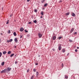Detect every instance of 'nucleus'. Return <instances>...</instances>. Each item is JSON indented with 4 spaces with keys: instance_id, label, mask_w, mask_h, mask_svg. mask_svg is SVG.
Returning <instances> with one entry per match:
<instances>
[{
    "instance_id": "f257e3e1",
    "label": "nucleus",
    "mask_w": 79,
    "mask_h": 79,
    "mask_svg": "<svg viewBox=\"0 0 79 79\" xmlns=\"http://www.w3.org/2000/svg\"><path fill=\"white\" fill-rule=\"evenodd\" d=\"M11 68L10 67H8L6 69V72L7 71L8 72H10L11 71Z\"/></svg>"
},
{
    "instance_id": "f03ea898",
    "label": "nucleus",
    "mask_w": 79,
    "mask_h": 79,
    "mask_svg": "<svg viewBox=\"0 0 79 79\" xmlns=\"http://www.w3.org/2000/svg\"><path fill=\"white\" fill-rule=\"evenodd\" d=\"M58 45H59L58 50H61L62 44H58Z\"/></svg>"
},
{
    "instance_id": "7ed1b4c3",
    "label": "nucleus",
    "mask_w": 79,
    "mask_h": 79,
    "mask_svg": "<svg viewBox=\"0 0 79 79\" xmlns=\"http://www.w3.org/2000/svg\"><path fill=\"white\" fill-rule=\"evenodd\" d=\"M6 72V69H4V70H2L1 72V73H5Z\"/></svg>"
},
{
    "instance_id": "20e7f679",
    "label": "nucleus",
    "mask_w": 79,
    "mask_h": 79,
    "mask_svg": "<svg viewBox=\"0 0 79 79\" xmlns=\"http://www.w3.org/2000/svg\"><path fill=\"white\" fill-rule=\"evenodd\" d=\"M14 40L15 41V42H16V43H17V42H18V40L17 38H15L14 39Z\"/></svg>"
},
{
    "instance_id": "39448f33",
    "label": "nucleus",
    "mask_w": 79,
    "mask_h": 79,
    "mask_svg": "<svg viewBox=\"0 0 79 79\" xmlns=\"http://www.w3.org/2000/svg\"><path fill=\"white\" fill-rule=\"evenodd\" d=\"M24 30V29L23 27H21L20 28V31H23Z\"/></svg>"
},
{
    "instance_id": "423d86ee",
    "label": "nucleus",
    "mask_w": 79,
    "mask_h": 79,
    "mask_svg": "<svg viewBox=\"0 0 79 79\" xmlns=\"http://www.w3.org/2000/svg\"><path fill=\"white\" fill-rule=\"evenodd\" d=\"M74 30V28H72L71 29V31H70V32L72 33Z\"/></svg>"
},
{
    "instance_id": "0eeeda50",
    "label": "nucleus",
    "mask_w": 79,
    "mask_h": 79,
    "mask_svg": "<svg viewBox=\"0 0 79 79\" xmlns=\"http://www.w3.org/2000/svg\"><path fill=\"white\" fill-rule=\"evenodd\" d=\"M72 16L74 17H75L76 16V15L74 13H72Z\"/></svg>"
},
{
    "instance_id": "6e6552de",
    "label": "nucleus",
    "mask_w": 79,
    "mask_h": 79,
    "mask_svg": "<svg viewBox=\"0 0 79 79\" xmlns=\"http://www.w3.org/2000/svg\"><path fill=\"white\" fill-rule=\"evenodd\" d=\"M38 35L40 38H41L42 35L40 34V33H39Z\"/></svg>"
},
{
    "instance_id": "1a4fd4ad",
    "label": "nucleus",
    "mask_w": 79,
    "mask_h": 79,
    "mask_svg": "<svg viewBox=\"0 0 79 79\" xmlns=\"http://www.w3.org/2000/svg\"><path fill=\"white\" fill-rule=\"evenodd\" d=\"M34 77H35V76L34 75H33L31 77L30 79H34Z\"/></svg>"
},
{
    "instance_id": "9d476101",
    "label": "nucleus",
    "mask_w": 79,
    "mask_h": 79,
    "mask_svg": "<svg viewBox=\"0 0 79 79\" xmlns=\"http://www.w3.org/2000/svg\"><path fill=\"white\" fill-rule=\"evenodd\" d=\"M56 38V36H54L53 38V40H55Z\"/></svg>"
},
{
    "instance_id": "9b49d317",
    "label": "nucleus",
    "mask_w": 79,
    "mask_h": 79,
    "mask_svg": "<svg viewBox=\"0 0 79 79\" xmlns=\"http://www.w3.org/2000/svg\"><path fill=\"white\" fill-rule=\"evenodd\" d=\"M6 51H4V52H3V54L4 55H5V54H6Z\"/></svg>"
},
{
    "instance_id": "f8f14e48",
    "label": "nucleus",
    "mask_w": 79,
    "mask_h": 79,
    "mask_svg": "<svg viewBox=\"0 0 79 79\" xmlns=\"http://www.w3.org/2000/svg\"><path fill=\"white\" fill-rule=\"evenodd\" d=\"M13 35H14L15 36H16L17 35V34H16V33L15 32H14L13 33Z\"/></svg>"
},
{
    "instance_id": "ddd939ff",
    "label": "nucleus",
    "mask_w": 79,
    "mask_h": 79,
    "mask_svg": "<svg viewBox=\"0 0 79 79\" xmlns=\"http://www.w3.org/2000/svg\"><path fill=\"white\" fill-rule=\"evenodd\" d=\"M4 63H5L3 61V62H2V63H1V65H2V66H3V65H4Z\"/></svg>"
},
{
    "instance_id": "4468645a",
    "label": "nucleus",
    "mask_w": 79,
    "mask_h": 79,
    "mask_svg": "<svg viewBox=\"0 0 79 79\" xmlns=\"http://www.w3.org/2000/svg\"><path fill=\"white\" fill-rule=\"evenodd\" d=\"M44 12L42 11L41 12V13H40V14L42 15H44Z\"/></svg>"
},
{
    "instance_id": "2eb2a0df",
    "label": "nucleus",
    "mask_w": 79,
    "mask_h": 79,
    "mask_svg": "<svg viewBox=\"0 0 79 79\" xmlns=\"http://www.w3.org/2000/svg\"><path fill=\"white\" fill-rule=\"evenodd\" d=\"M70 14V12L67 13L66 14V15H68Z\"/></svg>"
},
{
    "instance_id": "dca6fc26",
    "label": "nucleus",
    "mask_w": 79,
    "mask_h": 79,
    "mask_svg": "<svg viewBox=\"0 0 79 79\" xmlns=\"http://www.w3.org/2000/svg\"><path fill=\"white\" fill-rule=\"evenodd\" d=\"M10 53H11V51H9L8 52V54L9 55H10Z\"/></svg>"
},
{
    "instance_id": "f3484780",
    "label": "nucleus",
    "mask_w": 79,
    "mask_h": 79,
    "mask_svg": "<svg viewBox=\"0 0 79 79\" xmlns=\"http://www.w3.org/2000/svg\"><path fill=\"white\" fill-rule=\"evenodd\" d=\"M62 38V36H60V37H58V39L59 40H60V39H61V38Z\"/></svg>"
},
{
    "instance_id": "a211bd4d",
    "label": "nucleus",
    "mask_w": 79,
    "mask_h": 79,
    "mask_svg": "<svg viewBox=\"0 0 79 79\" xmlns=\"http://www.w3.org/2000/svg\"><path fill=\"white\" fill-rule=\"evenodd\" d=\"M10 30H8V31H7V33L8 34H10Z\"/></svg>"
},
{
    "instance_id": "6ab92c4d",
    "label": "nucleus",
    "mask_w": 79,
    "mask_h": 79,
    "mask_svg": "<svg viewBox=\"0 0 79 79\" xmlns=\"http://www.w3.org/2000/svg\"><path fill=\"white\" fill-rule=\"evenodd\" d=\"M14 55L15 54H11L10 56V57H12V56H14Z\"/></svg>"
},
{
    "instance_id": "aec40b11",
    "label": "nucleus",
    "mask_w": 79,
    "mask_h": 79,
    "mask_svg": "<svg viewBox=\"0 0 79 79\" xmlns=\"http://www.w3.org/2000/svg\"><path fill=\"white\" fill-rule=\"evenodd\" d=\"M47 5H48V3H45L44 5V7L46 6H47Z\"/></svg>"
},
{
    "instance_id": "412c9836",
    "label": "nucleus",
    "mask_w": 79,
    "mask_h": 79,
    "mask_svg": "<svg viewBox=\"0 0 79 79\" xmlns=\"http://www.w3.org/2000/svg\"><path fill=\"white\" fill-rule=\"evenodd\" d=\"M65 78L66 79H68V76L66 75L65 76Z\"/></svg>"
},
{
    "instance_id": "4be33fe9",
    "label": "nucleus",
    "mask_w": 79,
    "mask_h": 79,
    "mask_svg": "<svg viewBox=\"0 0 79 79\" xmlns=\"http://www.w3.org/2000/svg\"><path fill=\"white\" fill-rule=\"evenodd\" d=\"M62 51L63 53H64L65 51V49H63Z\"/></svg>"
},
{
    "instance_id": "5701e85b",
    "label": "nucleus",
    "mask_w": 79,
    "mask_h": 79,
    "mask_svg": "<svg viewBox=\"0 0 79 79\" xmlns=\"http://www.w3.org/2000/svg\"><path fill=\"white\" fill-rule=\"evenodd\" d=\"M9 23V20H7V22L6 23V24H8Z\"/></svg>"
},
{
    "instance_id": "b1692460",
    "label": "nucleus",
    "mask_w": 79,
    "mask_h": 79,
    "mask_svg": "<svg viewBox=\"0 0 79 79\" xmlns=\"http://www.w3.org/2000/svg\"><path fill=\"white\" fill-rule=\"evenodd\" d=\"M44 2H45V0H42L41 1V3H43Z\"/></svg>"
},
{
    "instance_id": "393cba45",
    "label": "nucleus",
    "mask_w": 79,
    "mask_h": 79,
    "mask_svg": "<svg viewBox=\"0 0 79 79\" xmlns=\"http://www.w3.org/2000/svg\"><path fill=\"white\" fill-rule=\"evenodd\" d=\"M10 42H12L13 41V40L12 39H11L10 40Z\"/></svg>"
},
{
    "instance_id": "a878e982",
    "label": "nucleus",
    "mask_w": 79,
    "mask_h": 79,
    "mask_svg": "<svg viewBox=\"0 0 79 79\" xmlns=\"http://www.w3.org/2000/svg\"><path fill=\"white\" fill-rule=\"evenodd\" d=\"M20 38H22V37H23V35H22V34H20Z\"/></svg>"
},
{
    "instance_id": "bb28decb",
    "label": "nucleus",
    "mask_w": 79,
    "mask_h": 79,
    "mask_svg": "<svg viewBox=\"0 0 79 79\" xmlns=\"http://www.w3.org/2000/svg\"><path fill=\"white\" fill-rule=\"evenodd\" d=\"M33 22L35 23H37V21L36 20H35V21H33Z\"/></svg>"
},
{
    "instance_id": "cd10ccee",
    "label": "nucleus",
    "mask_w": 79,
    "mask_h": 79,
    "mask_svg": "<svg viewBox=\"0 0 79 79\" xmlns=\"http://www.w3.org/2000/svg\"><path fill=\"white\" fill-rule=\"evenodd\" d=\"M34 11H35V12H37V10H34Z\"/></svg>"
},
{
    "instance_id": "c85d7f7f",
    "label": "nucleus",
    "mask_w": 79,
    "mask_h": 79,
    "mask_svg": "<svg viewBox=\"0 0 79 79\" xmlns=\"http://www.w3.org/2000/svg\"><path fill=\"white\" fill-rule=\"evenodd\" d=\"M33 72H36V70H35V69H33Z\"/></svg>"
},
{
    "instance_id": "c756f323",
    "label": "nucleus",
    "mask_w": 79,
    "mask_h": 79,
    "mask_svg": "<svg viewBox=\"0 0 79 79\" xmlns=\"http://www.w3.org/2000/svg\"><path fill=\"white\" fill-rule=\"evenodd\" d=\"M61 66H62V67H63V66H64V64L63 63H62L61 64Z\"/></svg>"
},
{
    "instance_id": "7c9ffc66",
    "label": "nucleus",
    "mask_w": 79,
    "mask_h": 79,
    "mask_svg": "<svg viewBox=\"0 0 79 79\" xmlns=\"http://www.w3.org/2000/svg\"><path fill=\"white\" fill-rule=\"evenodd\" d=\"M26 32H28V31H26V30H24Z\"/></svg>"
},
{
    "instance_id": "2f4dec72",
    "label": "nucleus",
    "mask_w": 79,
    "mask_h": 79,
    "mask_svg": "<svg viewBox=\"0 0 79 79\" xmlns=\"http://www.w3.org/2000/svg\"><path fill=\"white\" fill-rule=\"evenodd\" d=\"M7 42H10V40H7Z\"/></svg>"
},
{
    "instance_id": "473e14b6",
    "label": "nucleus",
    "mask_w": 79,
    "mask_h": 79,
    "mask_svg": "<svg viewBox=\"0 0 79 79\" xmlns=\"http://www.w3.org/2000/svg\"><path fill=\"white\" fill-rule=\"evenodd\" d=\"M29 69H28V70H27V73L29 72Z\"/></svg>"
},
{
    "instance_id": "72a5a7b5",
    "label": "nucleus",
    "mask_w": 79,
    "mask_h": 79,
    "mask_svg": "<svg viewBox=\"0 0 79 79\" xmlns=\"http://www.w3.org/2000/svg\"><path fill=\"white\" fill-rule=\"evenodd\" d=\"M75 52H77V49H76L75 50Z\"/></svg>"
},
{
    "instance_id": "f704fd0d",
    "label": "nucleus",
    "mask_w": 79,
    "mask_h": 79,
    "mask_svg": "<svg viewBox=\"0 0 79 79\" xmlns=\"http://www.w3.org/2000/svg\"><path fill=\"white\" fill-rule=\"evenodd\" d=\"M18 63V62L17 61H16L15 62V64H17Z\"/></svg>"
},
{
    "instance_id": "c9c22d12",
    "label": "nucleus",
    "mask_w": 79,
    "mask_h": 79,
    "mask_svg": "<svg viewBox=\"0 0 79 79\" xmlns=\"http://www.w3.org/2000/svg\"><path fill=\"white\" fill-rule=\"evenodd\" d=\"M77 33V32H75V33H74V35H76Z\"/></svg>"
},
{
    "instance_id": "e433bc0d",
    "label": "nucleus",
    "mask_w": 79,
    "mask_h": 79,
    "mask_svg": "<svg viewBox=\"0 0 79 79\" xmlns=\"http://www.w3.org/2000/svg\"><path fill=\"white\" fill-rule=\"evenodd\" d=\"M69 41L70 42H72V40H69Z\"/></svg>"
},
{
    "instance_id": "4c0bfd02",
    "label": "nucleus",
    "mask_w": 79,
    "mask_h": 79,
    "mask_svg": "<svg viewBox=\"0 0 79 79\" xmlns=\"http://www.w3.org/2000/svg\"><path fill=\"white\" fill-rule=\"evenodd\" d=\"M13 15L12 14H11L10 15V17H11Z\"/></svg>"
},
{
    "instance_id": "58836bf2",
    "label": "nucleus",
    "mask_w": 79,
    "mask_h": 79,
    "mask_svg": "<svg viewBox=\"0 0 79 79\" xmlns=\"http://www.w3.org/2000/svg\"><path fill=\"white\" fill-rule=\"evenodd\" d=\"M35 65H38V63H36L35 64Z\"/></svg>"
},
{
    "instance_id": "ea45409f",
    "label": "nucleus",
    "mask_w": 79,
    "mask_h": 79,
    "mask_svg": "<svg viewBox=\"0 0 79 79\" xmlns=\"http://www.w3.org/2000/svg\"><path fill=\"white\" fill-rule=\"evenodd\" d=\"M31 22H29V23H28V24H31Z\"/></svg>"
},
{
    "instance_id": "a19ab883",
    "label": "nucleus",
    "mask_w": 79,
    "mask_h": 79,
    "mask_svg": "<svg viewBox=\"0 0 79 79\" xmlns=\"http://www.w3.org/2000/svg\"><path fill=\"white\" fill-rule=\"evenodd\" d=\"M39 74V72H36V75H37Z\"/></svg>"
},
{
    "instance_id": "79ce46f5",
    "label": "nucleus",
    "mask_w": 79,
    "mask_h": 79,
    "mask_svg": "<svg viewBox=\"0 0 79 79\" xmlns=\"http://www.w3.org/2000/svg\"><path fill=\"white\" fill-rule=\"evenodd\" d=\"M16 47H17L16 46H15L14 48H16Z\"/></svg>"
},
{
    "instance_id": "37998d69",
    "label": "nucleus",
    "mask_w": 79,
    "mask_h": 79,
    "mask_svg": "<svg viewBox=\"0 0 79 79\" xmlns=\"http://www.w3.org/2000/svg\"><path fill=\"white\" fill-rule=\"evenodd\" d=\"M52 50H53V51H55V49H52Z\"/></svg>"
},
{
    "instance_id": "c03bdc74",
    "label": "nucleus",
    "mask_w": 79,
    "mask_h": 79,
    "mask_svg": "<svg viewBox=\"0 0 79 79\" xmlns=\"http://www.w3.org/2000/svg\"><path fill=\"white\" fill-rule=\"evenodd\" d=\"M30 0H27V2H29Z\"/></svg>"
},
{
    "instance_id": "a18cd8bd",
    "label": "nucleus",
    "mask_w": 79,
    "mask_h": 79,
    "mask_svg": "<svg viewBox=\"0 0 79 79\" xmlns=\"http://www.w3.org/2000/svg\"><path fill=\"white\" fill-rule=\"evenodd\" d=\"M62 2V1L61 0H60L59 1V2Z\"/></svg>"
},
{
    "instance_id": "49530a36",
    "label": "nucleus",
    "mask_w": 79,
    "mask_h": 79,
    "mask_svg": "<svg viewBox=\"0 0 79 79\" xmlns=\"http://www.w3.org/2000/svg\"><path fill=\"white\" fill-rule=\"evenodd\" d=\"M77 49H79V47H77Z\"/></svg>"
},
{
    "instance_id": "de8ad7c7",
    "label": "nucleus",
    "mask_w": 79,
    "mask_h": 79,
    "mask_svg": "<svg viewBox=\"0 0 79 79\" xmlns=\"http://www.w3.org/2000/svg\"><path fill=\"white\" fill-rule=\"evenodd\" d=\"M40 18H43V17H42V16H41V17H40Z\"/></svg>"
},
{
    "instance_id": "09e8293b",
    "label": "nucleus",
    "mask_w": 79,
    "mask_h": 79,
    "mask_svg": "<svg viewBox=\"0 0 79 79\" xmlns=\"http://www.w3.org/2000/svg\"><path fill=\"white\" fill-rule=\"evenodd\" d=\"M40 55H39L38 56V57H40Z\"/></svg>"
},
{
    "instance_id": "8fccbe9b",
    "label": "nucleus",
    "mask_w": 79,
    "mask_h": 79,
    "mask_svg": "<svg viewBox=\"0 0 79 79\" xmlns=\"http://www.w3.org/2000/svg\"><path fill=\"white\" fill-rule=\"evenodd\" d=\"M2 10H3V7L2 8Z\"/></svg>"
}]
</instances>
